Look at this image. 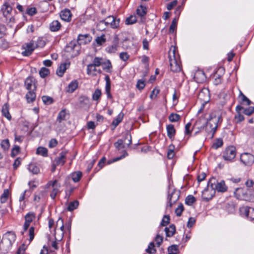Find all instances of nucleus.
<instances>
[{
    "instance_id": "f257e3e1",
    "label": "nucleus",
    "mask_w": 254,
    "mask_h": 254,
    "mask_svg": "<svg viewBox=\"0 0 254 254\" xmlns=\"http://www.w3.org/2000/svg\"><path fill=\"white\" fill-rule=\"evenodd\" d=\"M222 121V117L220 116H216L214 114H211L209 118L206 120V126L205 131L208 134H211L212 138L218 127V124Z\"/></svg>"
},
{
    "instance_id": "f03ea898",
    "label": "nucleus",
    "mask_w": 254,
    "mask_h": 254,
    "mask_svg": "<svg viewBox=\"0 0 254 254\" xmlns=\"http://www.w3.org/2000/svg\"><path fill=\"white\" fill-rule=\"evenodd\" d=\"M208 187H210L212 189L213 194L215 193V190L219 192H225L227 190V187L226 186L224 181L221 180L220 182H218L216 179L213 177L209 180ZM213 195L212 194L209 197H203V199L208 201L212 198Z\"/></svg>"
},
{
    "instance_id": "7ed1b4c3",
    "label": "nucleus",
    "mask_w": 254,
    "mask_h": 254,
    "mask_svg": "<svg viewBox=\"0 0 254 254\" xmlns=\"http://www.w3.org/2000/svg\"><path fill=\"white\" fill-rule=\"evenodd\" d=\"M120 22V20L119 18L117 19L113 15H109L105 19L100 20L98 22V26H102V25H105L106 26L115 29L119 26Z\"/></svg>"
},
{
    "instance_id": "20e7f679",
    "label": "nucleus",
    "mask_w": 254,
    "mask_h": 254,
    "mask_svg": "<svg viewBox=\"0 0 254 254\" xmlns=\"http://www.w3.org/2000/svg\"><path fill=\"white\" fill-rule=\"evenodd\" d=\"M81 47L79 44H78L76 40L71 41L66 46L65 51L69 53V56L73 58L79 54Z\"/></svg>"
},
{
    "instance_id": "39448f33",
    "label": "nucleus",
    "mask_w": 254,
    "mask_h": 254,
    "mask_svg": "<svg viewBox=\"0 0 254 254\" xmlns=\"http://www.w3.org/2000/svg\"><path fill=\"white\" fill-rule=\"evenodd\" d=\"M169 59L171 71L173 72H178L181 70V67L179 63L177 62L175 56V50L169 52Z\"/></svg>"
},
{
    "instance_id": "423d86ee",
    "label": "nucleus",
    "mask_w": 254,
    "mask_h": 254,
    "mask_svg": "<svg viewBox=\"0 0 254 254\" xmlns=\"http://www.w3.org/2000/svg\"><path fill=\"white\" fill-rule=\"evenodd\" d=\"M236 148L233 146L227 147L223 152V158L225 160L232 161L236 157Z\"/></svg>"
},
{
    "instance_id": "0eeeda50",
    "label": "nucleus",
    "mask_w": 254,
    "mask_h": 254,
    "mask_svg": "<svg viewBox=\"0 0 254 254\" xmlns=\"http://www.w3.org/2000/svg\"><path fill=\"white\" fill-rule=\"evenodd\" d=\"M239 211L241 216L245 217L251 221L254 220V208L243 206L240 208Z\"/></svg>"
},
{
    "instance_id": "6e6552de",
    "label": "nucleus",
    "mask_w": 254,
    "mask_h": 254,
    "mask_svg": "<svg viewBox=\"0 0 254 254\" xmlns=\"http://www.w3.org/2000/svg\"><path fill=\"white\" fill-rule=\"evenodd\" d=\"M240 160L245 166H251L254 162V156L250 153H244L241 154Z\"/></svg>"
},
{
    "instance_id": "1a4fd4ad",
    "label": "nucleus",
    "mask_w": 254,
    "mask_h": 254,
    "mask_svg": "<svg viewBox=\"0 0 254 254\" xmlns=\"http://www.w3.org/2000/svg\"><path fill=\"white\" fill-rule=\"evenodd\" d=\"M47 187L49 188L50 187H52L53 188L52 191L50 194V196L53 199H55L57 194L59 192V188L61 187V185L58 183L57 180H55L53 182H49L47 184Z\"/></svg>"
},
{
    "instance_id": "9d476101",
    "label": "nucleus",
    "mask_w": 254,
    "mask_h": 254,
    "mask_svg": "<svg viewBox=\"0 0 254 254\" xmlns=\"http://www.w3.org/2000/svg\"><path fill=\"white\" fill-rule=\"evenodd\" d=\"M16 238V235L13 232L8 231L4 234L2 238V240L5 243H8V245L11 246L15 242Z\"/></svg>"
},
{
    "instance_id": "9b49d317",
    "label": "nucleus",
    "mask_w": 254,
    "mask_h": 254,
    "mask_svg": "<svg viewBox=\"0 0 254 254\" xmlns=\"http://www.w3.org/2000/svg\"><path fill=\"white\" fill-rule=\"evenodd\" d=\"M35 48L36 47L32 42L25 44L23 46V49L24 50L21 53V54L23 56H29L32 53Z\"/></svg>"
},
{
    "instance_id": "f8f14e48",
    "label": "nucleus",
    "mask_w": 254,
    "mask_h": 254,
    "mask_svg": "<svg viewBox=\"0 0 254 254\" xmlns=\"http://www.w3.org/2000/svg\"><path fill=\"white\" fill-rule=\"evenodd\" d=\"M92 37L89 35V34H79L76 41L77 42L78 44H79V46H80L81 45H86L90 43Z\"/></svg>"
},
{
    "instance_id": "ddd939ff",
    "label": "nucleus",
    "mask_w": 254,
    "mask_h": 254,
    "mask_svg": "<svg viewBox=\"0 0 254 254\" xmlns=\"http://www.w3.org/2000/svg\"><path fill=\"white\" fill-rule=\"evenodd\" d=\"M25 85L26 89L28 90H36L37 86L36 85L35 80L32 77H28L26 79Z\"/></svg>"
},
{
    "instance_id": "4468645a",
    "label": "nucleus",
    "mask_w": 254,
    "mask_h": 254,
    "mask_svg": "<svg viewBox=\"0 0 254 254\" xmlns=\"http://www.w3.org/2000/svg\"><path fill=\"white\" fill-rule=\"evenodd\" d=\"M60 226V229L61 230V234L59 236H57L56 233L55 234V238L56 240L58 241H61L64 237V224L63 220L61 218H59L57 222L56 228L58 226Z\"/></svg>"
},
{
    "instance_id": "2eb2a0df",
    "label": "nucleus",
    "mask_w": 254,
    "mask_h": 254,
    "mask_svg": "<svg viewBox=\"0 0 254 254\" xmlns=\"http://www.w3.org/2000/svg\"><path fill=\"white\" fill-rule=\"evenodd\" d=\"M67 153V151H63L60 152L59 156L55 159L54 162L56 163L57 165H64L66 162L65 158Z\"/></svg>"
},
{
    "instance_id": "dca6fc26",
    "label": "nucleus",
    "mask_w": 254,
    "mask_h": 254,
    "mask_svg": "<svg viewBox=\"0 0 254 254\" xmlns=\"http://www.w3.org/2000/svg\"><path fill=\"white\" fill-rule=\"evenodd\" d=\"M60 15L61 19L64 21L69 22L71 19L72 14L68 9L65 8L62 10Z\"/></svg>"
},
{
    "instance_id": "f3484780",
    "label": "nucleus",
    "mask_w": 254,
    "mask_h": 254,
    "mask_svg": "<svg viewBox=\"0 0 254 254\" xmlns=\"http://www.w3.org/2000/svg\"><path fill=\"white\" fill-rule=\"evenodd\" d=\"M12 10V7L8 1H5L1 8V11L5 17H7V16L11 13Z\"/></svg>"
},
{
    "instance_id": "a211bd4d",
    "label": "nucleus",
    "mask_w": 254,
    "mask_h": 254,
    "mask_svg": "<svg viewBox=\"0 0 254 254\" xmlns=\"http://www.w3.org/2000/svg\"><path fill=\"white\" fill-rule=\"evenodd\" d=\"M206 120L203 117H200L198 120H197L195 123V126L200 131L205 128L206 126Z\"/></svg>"
},
{
    "instance_id": "6ab92c4d",
    "label": "nucleus",
    "mask_w": 254,
    "mask_h": 254,
    "mask_svg": "<svg viewBox=\"0 0 254 254\" xmlns=\"http://www.w3.org/2000/svg\"><path fill=\"white\" fill-rule=\"evenodd\" d=\"M167 135L170 139H172L174 137L176 134V129H175L174 126L172 124H169L166 127Z\"/></svg>"
},
{
    "instance_id": "aec40b11",
    "label": "nucleus",
    "mask_w": 254,
    "mask_h": 254,
    "mask_svg": "<svg viewBox=\"0 0 254 254\" xmlns=\"http://www.w3.org/2000/svg\"><path fill=\"white\" fill-rule=\"evenodd\" d=\"M90 99L88 97L82 96L79 97V104L81 108H88L89 106Z\"/></svg>"
},
{
    "instance_id": "412c9836",
    "label": "nucleus",
    "mask_w": 254,
    "mask_h": 254,
    "mask_svg": "<svg viewBox=\"0 0 254 254\" xmlns=\"http://www.w3.org/2000/svg\"><path fill=\"white\" fill-rule=\"evenodd\" d=\"M165 231L167 237H172L176 232V227L175 225L171 224L169 227H166L165 228Z\"/></svg>"
},
{
    "instance_id": "4be33fe9",
    "label": "nucleus",
    "mask_w": 254,
    "mask_h": 254,
    "mask_svg": "<svg viewBox=\"0 0 254 254\" xmlns=\"http://www.w3.org/2000/svg\"><path fill=\"white\" fill-rule=\"evenodd\" d=\"M61 27V24L58 20H54L50 24V29L53 32L59 31Z\"/></svg>"
},
{
    "instance_id": "5701e85b",
    "label": "nucleus",
    "mask_w": 254,
    "mask_h": 254,
    "mask_svg": "<svg viewBox=\"0 0 254 254\" xmlns=\"http://www.w3.org/2000/svg\"><path fill=\"white\" fill-rule=\"evenodd\" d=\"M180 196L179 191L174 190L172 192L168 195V199L172 200L173 202H176L179 199Z\"/></svg>"
},
{
    "instance_id": "b1692460",
    "label": "nucleus",
    "mask_w": 254,
    "mask_h": 254,
    "mask_svg": "<svg viewBox=\"0 0 254 254\" xmlns=\"http://www.w3.org/2000/svg\"><path fill=\"white\" fill-rule=\"evenodd\" d=\"M137 14L141 18H144L147 13V9L145 6L140 5L136 9Z\"/></svg>"
},
{
    "instance_id": "393cba45",
    "label": "nucleus",
    "mask_w": 254,
    "mask_h": 254,
    "mask_svg": "<svg viewBox=\"0 0 254 254\" xmlns=\"http://www.w3.org/2000/svg\"><path fill=\"white\" fill-rule=\"evenodd\" d=\"M35 90H29L26 95V99L28 103L33 102L36 98V94L34 92Z\"/></svg>"
},
{
    "instance_id": "a878e982",
    "label": "nucleus",
    "mask_w": 254,
    "mask_h": 254,
    "mask_svg": "<svg viewBox=\"0 0 254 254\" xmlns=\"http://www.w3.org/2000/svg\"><path fill=\"white\" fill-rule=\"evenodd\" d=\"M67 64L66 63L62 64L58 68L56 73L60 77H62L65 71L67 69Z\"/></svg>"
},
{
    "instance_id": "bb28decb",
    "label": "nucleus",
    "mask_w": 254,
    "mask_h": 254,
    "mask_svg": "<svg viewBox=\"0 0 254 254\" xmlns=\"http://www.w3.org/2000/svg\"><path fill=\"white\" fill-rule=\"evenodd\" d=\"M1 112L3 116L6 118L9 121L11 119V117L9 112V108L7 104H5L3 105Z\"/></svg>"
},
{
    "instance_id": "cd10ccee",
    "label": "nucleus",
    "mask_w": 254,
    "mask_h": 254,
    "mask_svg": "<svg viewBox=\"0 0 254 254\" xmlns=\"http://www.w3.org/2000/svg\"><path fill=\"white\" fill-rule=\"evenodd\" d=\"M66 110L63 109L59 112L57 117V121L61 123L62 121L66 120Z\"/></svg>"
},
{
    "instance_id": "c85d7f7f",
    "label": "nucleus",
    "mask_w": 254,
    "mask_h": 254,
    "mask_svg": "<svg viewBox=\"0 0 254 254\" xmlns=\"http://www.w3.org/2000/svg\"><path fill=\"white\" fill-rule=\"evenodd\" d=\"M73 181L75 183L78 182L81 179L82 173L80 171L74 172L70 175Z\"/></svg>"
},
{
    "instance_id": "c756f323",
    "label": "nucleus",
    "mask_w": 254,
    "mask_h": 254,
    "mask_svg": "<svg viewBox=\"0 0 254 254\" xmlns=\"http://www.w3.org/2000/svg\"><path fill=\"white\" fill-rule=\"evenodd\" d=\"M78 87V83L76 81H72L68 86L67 92L69 93L73 92Z\"/></svg>"
},
{
    "instance_id": "7c9ffc66",
    "label": "nucleus",
    "mask_w": 254,
    "mask_h": 254,
    "mask_svg": "<svg viewBox=\"0 0 254 254\" xmlns=\"http://www.w3.org/2000/svg\"><path fill=\"white\" fill-rule=\"evenodd\" d=\"M28 169L30 172L34 174H37L40 172L39 167L34 164H29Z\"/></svg>"
},
{
    "instance_id": "2f4dec72",
    "label": "nucleus",
    "mask_w": 254,
    "mask_h": 254,
    "mask_svg": "<svg viewBox=\"0 0 254 254\" xmlns=\"http://www.w3.org/2000/svg\"><path fill=\"white\" fill-rule=\"evenodd\" d=\"M36 153L44 157H46L48 156V150L45 147H39L37 149Z\"/></svg>"
},
{
    "instance_id": "473e14b6",
    "label": "nucleus",
    "mask_w": 254,
    "mask_h": 254,
    "mask_svg": "<svg viewBox=\"0 0 254 254\" xmlns=\"http://www.w3.org/2000/svg\"><path fill=\"white\" fill-rule=\"evenodd\" d=\"M178 20V17H176L175 18H174L173 19V20L172 21V23L170 25V27H169L170 33H173L174 32L175 30L176 29Z\"/></svg>"
},
{
    "instance_id": "72a5a7b5",
    "label": "nucleus",
    "mask_w": 254,
    "mask_h": 254,
    "mask_svg": "<svg viewBox=\"0 0 254 254\" xmlns=\"http://www.w3.org/2000/svg\"><path fill=\"white\" fill-rule=\"evenodd\" d=\"M168 119L171 122H177L181 119V117L179 114L171 113L169 116Z\"/></svg>"
},
{
    "instance_id": "f704fd0d",
    "label": "nucleus",
    "mask_w": 254,
    "mask_h": 254,
    "mask_svg": "<svg viewBox=\"0 0 254 254\" xmlns=\"http://www.w3.org/2000/svg\"><path fill=\"white\" fill-rule=\"evenodd\" d=\"M124 114L120 113L115 120L112 122V125L116 127L122 121Z\"/></svg>"
},
{
    "instance_id": "c9c22d12",
    "label": "nucleus",
    "mask_w": 254,
    "mask_h": 254,
    "mask_svg": "<svg viewBox=\"0 0 254 254\" xmlns=\"http://www.w3.org/2000/svg\"><path fill=\"white\" fill-rule=\"evenodd\" d=\"M102 65H103V69L108 72H111V69L112 67L111 63L110 60H107L106 62L103 63Z\"/></svg>"
},
{
    "instance_id": "e433bc0d",
    "label": "nucleus",
    "mask_w": 254,
    "mask_h": 254,
    "mask_svg": "<svg viewBox=\"0 0 254 254\" xmlns=\"http://www.w3.org/2000/svg\"><path fill=\"white\" fill-rule=\"evenodd\" d=\"M102 95L101 91L99 89H96L92 95V100L98 101L100 100Z\"/></svg>"
},
{
    "instance_id": "4c0bfd02",
    "label": "nucleus",
    "mask_w": 254,
    "mask_h": 254,
    "mask_svg": "<svg viewBox=\"0 0 254 254\" xmlns=\"http://www.w3.org/2000/svg\"><path fill=\"white\" fill-rule=\"evenodd\" d=\"M124 142L125 140L122 139H118L117 142H115L114 146L118 150H119L125 148V145L124 144Z\"/></svg>"
},
{
    "instance_id": "58836bf2",
    "label": "nucleus",
    "mask_w": 254,
    "mask_h": 254,
    "mask_svg": "<svg viewBox=\"0 0 254 254\" xmlns=\"http://www.w3.org/2000/svg\"><path fill=\"white\" fill-rule=\"evenodd\" d=\"M78 204L79 202L77 200L70 202L67 207V210L69 211H72L78 207Z\"/></svg>"
},
{
    "instance_id": "ea45409f",
    "label": "nucleus",
    "mask_w": 254,
    "mask_h": 254,
    "mask_svg": "<svg viewBox=\"0 0 254 254\" xmlns=\"http://www.w3.org/2000/svg\"><path fill=\"white\" fill-rule=\"evenodd\" d=\"M35 218V215L33 212H29L25 216V220L30 223Z\"/></svg>"
},
{
    "instance_id": "a19ab883",
    "label": "nucleus",
    "mask_w": 254,
    "mask_h": 254,
    "mask_svg": "<svg viewBox=\"0 0 254 254\" xmlns=\"http://www.w3.org/2000/svg\"><path fill=\"white\" fill-rule=\"evenodd\" d=\"M195 200V198L193 195H189L186 198L185 203L188 205H191Z\"/></svg>"
},
{
    "instance_id": "79ce46f5",
    "label": "nucleus",
    "mask_w": 254,
    "mask_h": 254,
    "mask_svg": "<svg viewBox=\"0 0 254 254\" xmlns=\"http://www.w3.org/2000/svg\"><path fill=\"white\" fill-rule=\"evenodd\" d=\"M50 74V70L48 68L45 67H43L41 68L39 71V74L42 78L45 77L48 74Z\"/></svg>"
},
{
    "instance_id": "37998d69",
    "label": "nucleus",
    "mask_w": 254,
    "mask_h": 254,
    "mask_svg": "<svg viewBox=\"0 0 254 254\" xmlns=\"http://www.w3.org/2000/svg\"><path fill=\"white\" fill-rule=\"evenodd\" d=\"M95 41L98 45L101 46L103 45L106 41L105 35L103 34L100 36L97 37Z\"/></svg>"
},
{
    "instance_id": "c03bdc74",
    "label": "nucleus",
    "mask_w": 254,
    "mask_h": 254,
    "mask_svg": "<svg viewBox=\"0 0 254 254\" xmlns=\"http://www.w3.org/2000/svg\"><path fill=\"white\" fill-rule=\"evenodd\" d=\"M137 21L136 17L135 15H131L127 17L126 20V24L127 25L132 24L135 23Z\"/></svg>"
},
{
    "instance_id": "a18cd8bd",
    "label": "nucleus",
    "mask_w": 254,
    "mask_h": 254,
    "mask_svg": "<svg viewBox=\"0 0 254 254\" xmlns=\"http://www.w3.org/2000/svg\"><path fill=\"white\" fill-rule=\"evenodd\" d=\"M42 99L43 103L46 105H50L54 102L53 98L48 96H43Z\"/></svg>"
},
{
    "instance_id": "49530a36",
    "label": "nucleus",
    "mask_w": 254,
    "mask_h": 254,
    "mask_svg": "<svg viewBox=\"0 0 254 254\" xmlns=\"http://www.w3.org/2000/svg\"><path fill=\"white\" fill-rule=\"evenodd\" d=\"M117 44H114L106 48V51L110 54L115 53L117 50Z\"/></svg>"
},
{
    "instance_id": "de8ad7c7",
    "label": "nucleus",
    "mask_w": 254,
    "mask_h": 254,
    "mask_svg": "<svg viewBox=\"0 0 254 254\" xmlns=\"http://www.w3.org/2000/svg\"><path fill=\"white\" fill-rule=\"evenodd\" d=\"M10 144L8 139H4L1 142V147L4 150H7L9 147Z\"/></svg>"
},
{
    "instance_id": "09e8293b",
    "label": "nucleus",
    "mask_w": 254,
    "mask_h": 254,
    "mask_svg": "<svg viewBox=\"0 0 254 254\" xmlns=\"http://www.w3.org/2000/svg\"><path fill=\"white\" fill-rule=\"evenodd\" d=\"M20 148L19 146L14 145V146L12 148L11 152V156L12 157H14L16 155H17L20 152Z\"/></svg>"
},
{
    "instance_id": "8fccbe9b",
    "label": "nucleus",
    "mask_w": 254,
    "mask_h": 254,
    "mask_svg": "<svg viewBox=\"0 0 254 254\" xmlns=\"http://www.w3.org/2000/svg\"><path fill=\"white\" fill-rule=\"evenodd\" d=\"M223 142L222 139L218 138L216 141L213 143L212 147L215 149H218L219 147L223 145Z\"/></svg>"
},
{
    "instance_id": "3c124183",
    "label": "nucleus",
    "mask_w": 254,
    "mask_h": 254,
    "mask_svg": "<svg viewBox=\"0 0 254 254\" xmlns=\"http://www.w3.org/2000/svg\"><path fill=\"white\" fill-rule=\"evenodd\" d=\"M168 252L173 254H176L178 252V246L173 245L168 248Z\"/></svg>"
},
{
    "instance_id": "603ef678",
    "label": "nucleus",
    "mask_w": 254,
    "mask_h": 254,
    "mask_svg": "<svg viewBox=\"0 0 254 254\" xmlns=\"http://www.w3.org/2000/svg\"><path fill=\"white\" fill-rule=\"evenodd\" d=\"M240 97H241V100L242 102H246L247 105H250L251 104V101L244 94H243V93L241 91H240Z\"/></svg>"
},
{
    "instance_id": "864d4df0",
    "label": "nucleus",
    "mask_w": 254,
    "mask_h": 254,
    "mask_svg": "<svg viewBox=\"0 0 254 254\" xmlns=\"http://www.w3.org/2000/svg\"><path fill=\"white\" fill-rule=\"evenodd\" d=\"M194 77L195 78H197L198 77H199L202 81H203L205 79L206 76L204 72L201 70H198L196 71V72L195 73Z\"/></svg>"
},
{
    "instance_id": "5fc2aeb1",
    "label": "nucleus",
    "mask_w": 254,
    "mask_h": 254,
    "mask_svg": "<svg viewBox=\"0 0 254 254\" xmlns=\"http://www.w3.org/2000/svg\"><path fill=\"white\" fill-rule=\"evenodd\" d=\"M184 206L182 203H180L178 207L175 210V213L177 216H181L182 212L184 211Z\"/></svg>"
},
{
    "instance_id": "6e6d98bb",
    "label": "nucleus",
    "mask_w": 254,
    "mask_h": 254,
    "mask_svg": "<svg viewBox=\"0 0 254 254\" xmlns=\"http://www.w3.org/2000/svg\"><path fill=\"white\" fill-rule=\"evenodd\" d=\"M170 223V216L169 215H164L161 222L162 226H165Z\"/></svg>"
},
{
    "instance_id": "4d7b16f0",
    "label": "nucleus",
    "mask_w": 254,
    "mask_h": 254,
    "mask_svg": "<svg viewBox=\"0 0 254 254\" xmlns=\"http://www.w3.org/2000/svg\"><path fill=\"white\" fill-rule=\"evenodd\" d=\"M37 12V9L35 7H30L27 8L26 13L29 15L33 16L36 14Z\"/></svg>"
},
{
    "instance_id": "13d9d810",
    "label": "nucleus",
    "mask_w": 254,
    "mask_h": 254,
    "mask_svg": "<svg viewBox=\"0 0 254 254\" xmlns=\"http://www.w3.org/2000/svg\"><path fill=\"white\" fill-rule=\"evenodd\" d=\"M102 60V58L96 57L95 58H94L93 63L91 64L96 66H99L103 64V63L101 62Z\"/></svg>"
},
{
    "instance_id": "bf43d9fd",
    "label": "nucleus",
    "mask_w": 254,
    "mask_h": 254,
    "mask_svg": "<svg viewBox=\"0 0 254 254\" xmlns=\"http://www.w3.org/2000/svg\"><path fill=\"white\" fill-rule=\"evenodd\" d=\"M254 112V107H250L244 110L243 113L247 116L251 115Z\"/></svg>"
},
{
    "instance_id": "052dcab7",
    "label": "nucleus",
    "mask_w": 254,
    "mask_h": 254,
    "mask_svg": "<svg viewBox=\"0 0 254 254\" xmlns=\"http://www.w3.org/2000/svg\"><path fill=\"white\" fill-rule=\"evenodd\" d=\"M145 86V84L144 80L140 79L137 81L136 86L139 90L143 89L144 88Z\"/></svg>"
},
{
    "instance_id": "680f3d73",
    "label": "nucleus",
    "mask_w": 254,
    "mask_h": 254,
    "mask_svg": "<svg viewBox=\"0 0 254 254\" xmlns=\"http://www.w3.org/2000/svg\"><path fill=\"white\" fill-rule=\"evenodd\" d=\"M34 230L35 228L34 227H31L29 230V241L31 242L34 238Z\"/></svg>"
},
{
    "instance_id": "e2e57ef3",
    "label": "nucleus",
    "mask_w": 254,
    "mask_h": 254,
    "mask_svg": "<svg viewBox=\"0 0 254 254\" xmlns=\"http://www.w3.org/2000/svg\"><path fill=\"white\" fill-rule=\"evenodd\" d=\"M96 66H94L91 64H89L87 65V73L88 74H90L92 71H96Z\"/></svg>"
},
{
    "instance_id": "0e129e2a",
    "label": "nucleus",
    "mask_w": 254,
    "mask_h": 254,
    "mask_svg": "<svg viewBox=\"0 0 254 254\" xmlns=\"http://www.w3.org/2000/svg\"><path fill=\"white\" fill-rule=\"evenodd\" d=\"M160 90L158 88H154L151 92V93L150 95V98L151 99H154L156 97L158 94L159 93Z\"/></svg>"
},
{
    "instance_id": "69168bd1",
    "label": "nucleus",
    "mask_w": 254,
    "mask_h": 254,
    "mask_svg": "<svg viewBox=\"0 0 254 254\" xmlns=\"http://www.w3.org/2000/svg\"><path fill=\"white\" fill-rule=\"evenodd\" d=\"M178 3L177 0H174L173 1L170 2L167 4V8L168 10H170L172 9L174 7L177 5Z\"/></svg>"
},
{
    "instance_id": "338daca9",
    "label": "nucleus",
    "mask_w": 254,
    "mask_h": 254,
    "mask_svg": "<svg viewBox=\"0 0 254 254\" xmlns=\"http://www.w3.org/2000/svg\"><path fill=\"white\" fill-rule=\"evenodd\" d=\"M129 56L127 52H122L120 54V59L123 61H127Z\"/></svg>"
},
{
    "instance_id": "774afa93",
    "label": "nucleus",
    "mask_w": 254,
    "mask_h": 254,
    "mask_svg": "<svg viewBox=\"0 0 254 254\" xmlns=\"http://www.w3.org/2000/svg\"><path fill=\"white\" fill-rule=\"evenodd\" d=\"M58 144L57 139L55 138L51 139L49 141V147L51 148L55 147Z\"/></svg>"
}]
</instances>
